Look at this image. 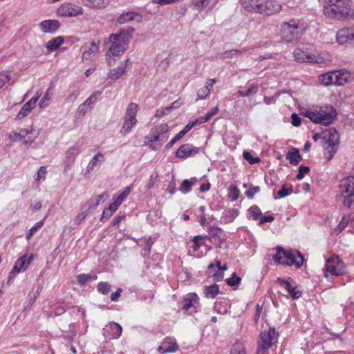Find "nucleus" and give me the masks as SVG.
I'll use <instances>...</instances> for the list:
<instances>
[{
	"mask_svg": "<svg viewBox=\"0 0 354 354\" xmlns=\"http://www.w3.org/2000/svg\"><path fill=\"white\" fill-rule=\"evenodd\" d=\"M229 198L232 201H235L238 199L239 196V190L236 187H231L229 189L228 193Z\"/></svg>",
	"mask_w": 354,
	"mask_h": 354,
	"instance_id": "4d7b16f0",
	"label": "nucleus"
},
{
	"mask_svg": "<svg viewBox=\"0 0 354 354\" xmlns=\"http://www.w3.org/2000/svg\"><path fill=\"white\" fill-rule=\"evenodd\" d=\"M204 239H205L204 236H200V235L195 236L194 237V239H193V243H194L193 249H194V250L196 251L199 249V248L201 246L205 245Z\"/></svg>",
	"mask_w": 354,
	"mask_h": 354,
	"instance_id": "09e8293b",
	"label": "nucleus"
},
{
	"mask_svg": "<svg viewBox=\"0 0 354 354\" xmlns=\"http://www.w3.org/2000/svg\"><path fill=\"white\" fill-rule=\"evenodd\" d=\"M98 205L99 201L93 197L88 200L82 207L89 212L91 210L95 209Z\"/></svg>",
	"mask_w": 354,
	"mask_h": 354,
	"instance_id": "79ce46f5",
	"label": "nucleus"
},
{
	"mask_svg": "<svg viewBox=\"0 0 354 354\" xmlns=\"http://www.w3.org/2000/svg\"><path fill=\"white\" fill-rule=\"evenodd\" d=\"M122 332V326L115 322H110L103 328V335L106 340L119 338Z\"/></svg>",
	"mask_w": 354,
	"mask_h": 354,
	"instance_id": "ddd939ff",
	"label": "nucleus"
},
{
	"mask_svg": "<svg viewBox=\"0 0 354 354\" xmlns=\"http://www.w3.org/2000/svg\"><path fill=\"white\" fill-rule=\"evenodd\" d=\"M84 5L91 9L101 10L106 8L109 0H82Z\"/></svg>",
	"mask_w": 354,
	"mask_h": 354,
	"instance_id": "393cba45",
	"label": "nucleus"
},
{
	"mask_svg": "<svg viewBox=\"0 0 354 354\" xmlns=\"http://www.w3.org/2000/svg\"><path fill=\"white\" fill-rule=\"evenodd\" d=\"M126 67V62L121 63L120 66L109 71L108 74L109 77L113 80H118L124 73Z\"/></svg>",
	"mask_w": 354,
	"mask_h": 354,
	"instance_id": "7c9ffc66",
	"label": "nucleus"
},
{
	"mask_svg": "<svg viewBox=\"0 0 354 354\" xmlns=\"http://www.w3.org/2000/svg\"><path fill=\"white\" fill-rule=\"evenodd\" d=\"M34 129L30 127L29 129H20L19 133L22 139H24V145H30L37 137V135H34Z\"/></svg>",
	"mask_w": 354,
	"mask_h": 354,
	"instance_id": "a878e982",
	"label": "nucleus"
},
{
	"mask_svg": "<svg viewBox=\"0 0 354 354\" xmlns=\"http://www.w3.org/2000/svg\"><path fill=\"white\" fill-rule=\"evenodd\" d=\"M226 283L229 286H236V285H239L241 281V278L240 277H239L236 272H233L231 277L230 278H227L226 280Z\"/></svg>",
	"mask_w": 354,
	"mask_h": 354,
	"instance_id": "a18cd8bd",
	"label": "nucleus"
},
{
	"mask_svg": "<svg viewBox=\"0 0 354 354\" xmlns=\"http://www.w3.org/2000/svg\"><path fill=\"white\" fill-rule=\"evenodd\" d=\"M169 126L162 123L152 127L145 138V143L153 151L158 150L168 138Z\"/></svg>",
	"mask_w": 354,
	"mask_h": 354,
	"instance_id": "39448f33",
	"label": "nucleus"
},
{
	"mask_svg": "<svg viewBox=\"0 0 354 354\" xmlns=\"http://www.w3.org/2000/svg\"><path fill=\"white\" fill-rule=\"evenodd\" d=\"M277 333L274 328L269 329L268 331L261 332L258 340V346L263 348H270L277 338Z\"/></svg>",
	"mask_w": 354,
	"mask_h": 354,
	"instance_id": "4468645a",
	"label": "nucleus"
},
{
	"mask_svg": "<svg viewBox=\"0 0 354 354\" xmlns=\"http://www.w3.org/2000/svg\"><path fill=\"white\" fill-rule=\"evenodd\" d=\"M325 277L342 276L346 274V270L342 261H339L338 256L328 259L325 265Z\"/></svg>",
	"mask_w": 354,
	"mask_h": 354,
	"instance_id": "1a4fd4ad",
	"label": "nucleus"
},
{
	"mask_svg": "<svg viewBox=\"0 0 354 354\" xmlns=\"http://www.w3.org/2000/svg\"><path fill=\"white\" fill-rule=\"evenodd\" d=\"M138 110V106L137 104L131 102L126 110V115L124 118L127 119H133V120H137L136 119V115Z\"/></svg>",
	"mask_w": 354,
	"mask_h": 354,
	"instance_id": "58836bf2",
	"label": "nucleus"
},
{
	"mask_svg": "<svg viewBox=\"0 0 354 354\" xmlns=\"http://www.w3.org/2000/svg\"><path fill=\"white\" fill-rule=\"evenodd\" d=\"M193 185L194 183H192L189 180H184L179 187V190L182 193L187 194L191 191Z\"/></svg>",
	"mask_w": 354,
	"mask_h": 354,
	"instance_id": "49530a36",
	"label": "nucleus"
},
{
	"mask_svg": "<svg viewBox=\"0 0 354 354\" xmlns=\"http://www.w3.org/2000/svg\"><path fill=\"white\" fill-rule=\"evenodd\" d=\"M142 19L143 17L140 13L129 11L120 15L117 19V22L120 24H123L133 21L139 23L141 22Z\"/></svg>",
	"mask_w": 354,
	"mask_h": 354,
	"instance_id": "b1692460",
	"label": "nucleus"
},
{
	"mask_svg": "<svg viewBox=\"0 0 354 354\" xmlns=\"http://www.w3.org/2000/svg\"><path fill=\"white\" fill-rule=\"evenodd\" d=\"M293 192V187L292 185L284 184L282 185L281 189L278 192L279 198H284Z\"/></svg>",
	"mask_w": 354,
	"mask_h": 354,
	"instance_id": "a19ab883",
	"label": "nucleus"
},
{
	"mask_svg": "<svg viewBox=\"0 0 354 354\" xmlns=\"http://www.w3.org/2000/svg\"><path fill=\"white\" fill-rule=\"evenodd\" d=\"M336 41L339 44L354 41V27L339 30L336 33Z\"/></svg>",
	"mask_w": 354,
	"mask_h": 354,
	"instance_id": "f3484780",
	"label": "nucleus"
},
{
	"mask_svg": "<svg viewBox=\"0 0 354 354\" xmlns=\"http://www.w3.org/2000/svg\"><path fill=\"white\" fill-rule=\"evenodd\" d=\"M259 192H260V187L252 186V187H250L249 188V189L245 192V194L247 196V198L252 199V198H253L254 196Z\"/></svg>",
	"mask_w": 354,
	"mask_h": 354,
	"instance_id": "13d9d810",
	"label": "nucleus"
},
{
	"mask_svg": "<svg viewBox=\"0 0 354 354\" xmlns=\"http://www.w3.org/2000/svg\"><path fill=\"white\" fill-rule=\"evenodd\" d=\"M292 124L294 127H299L301 124V118L295 113L291 115Z\"/></svg>",
	"mask_w": 354,
	"mask_h": 354,
	"instance_id": "774afa93",
	"label": "nucleus"
},
{
	"mask_svg": "<svg viewBox=\"0 0 354 354\" xmlns=\"http://www.w3.org/2000/svg\"><path fill=\"white\" fill-rule=\"evenodd\" d=\"M40 30L46 34H54L60 27V22L56 19H46L39 24Z\"/></svg>",
	"mask_w": 354,
	"mask_h": 354,
	"instance_id": "412c9836",
	"label": "nucleus"
},
{
	"mask_svg": "<svg viewBox=\"0 0 354 354\" xmlns=\"http://www.w3.org/2000/svg\"><path fill=\"white\" fill-rule=\"evenodd\" d=\"M219 292V286L217 284L205 286L204 289V295L207 298H215Z\"/></svg>",
	"mask_w": 354,
	"mask_h": 354,
	"instance_id": "4c0bfd02",
	"label": "nucleus"
},
{
	"mask_svg": "<svg viewBox=\"0 0 354 354\" xmlns=\"http://www.w3.org/2000/svg\"><path fill=\"white\" fill-rule=\"evenodd\" d=\"M250 212L252 214L253 219L255 220V221L259 219V217L261 216V215L262 214L261 211L260 210V209L257 206H256V205H254V206L251 207L250 209Z\"/></svg>",
	"mask_w": 354,
	"mask_h": 354,
	"instance_id": "e2e57ef3",
	"label": "nucleus"
},
{
	"mask_svg": "<svg viewBox=\"0 0 354 354\" xmlns=\"http://www.w3.org/2000/svg\"><path fill=\"white\" fill-rule=\"evenodd\" d=\"M286 158L292 165H297L302 160L299 151L296 148H292L287 153Z\"/></svg>",
	"mask_w": 354,
	"mask_h": 354,
	"instance_id": "c756f323",
	"label": "nucleus"
},
{
	"mask_svg": "<svg viewBox=\"0 0 354 354\" xmlns=\"http://www.w3.org/2000/svg\"><path fill=\"white\" fill-rule=\"evenodd\" d=\"M104 160L105 158L103 153H97L95 154L86 166L84 177L90 178L91 172L100 169Z\"/></svg>",
	"mask_w": 354,
	"mask_h": 354,
	"instance_id": "dca6fc26",
	"label": "nucleus"
},
{
	"mask_svg": "<svg viewBox=\"0 0 354 354\" xmlns=\"http://www.w3.org/2000/svg\"><path fill=\"white\" fill-rule=\"evenodd\" d=\"M179 349V346L174 338L167 337L165 338L161 345L158 348V351L161 354L176 352Z\"/></svg>",
	"mask_w": 354,
	"mask_h": 354,
	"instance_id": "aec40b11",
	"label": "nucleus"
},
{
	"mask_svg": "<svg viewBox=\"0 0 354 354\" xmlns=\"http://www.w3.org/2000/svg\"><path fill=\"white\" fill-rule=\"evenodd\" d=\"M76 335V331L74 328V324H71L69 325V329L67 331H63L64 338L72 340L73 337Z\"/></svg>",
	"mask_w": 354,
	"mask_h": 354,
	"instance_id": "8fccbe9b",
	"label": "nucleus"
},
{
	"mask_svg": "<svg viewBox=\"0 0 354 354\" xmlns=\"http://www.w3.org/2000/svg\"><path fill=\"white\" fill-rule=\"evenodd\" d=\"M323 145L325 147L324 155L330 161L336 153L339 145V134L335 128H330L328 133L322 136Z\"/></svg>",
	"mask_w": 354,
	"mask_h": 354,
	"instance_id": "0eeeda50",
	"label": "nucleus"
},
{
	"mask_svg": "<svg viewBox=\"0 0 354 354\" xmlns=\"http://www.w3.org/2000/svg\"><path fill=\"white\" fill-rule=\"evenodd\" d=\"M280 95H281V92L280 91H277L272 97H264L263 102L266 104H274L276 102L277 98L279 97Z\"/></svg>",
	"mask_w": 354,
	"mask_h": 354,
	"instance_id": "680f3d73",
	"label": "nucleus"
},
{
	"mask_svg": "<svg viewBox=\"0 0 354 354\" xmlns=\"http://www.w3.org/2000/svg\"><path fill=\"white\" fill-rule=\"evenodd\" d=\"M18 131H12L9 134V139L12 142H17L23 140Z\"/></svg>",
	"mask_w": 354,
	"mask_h": 354,
	"instance_id": "338daca9",
	"label": "nucleus"
},
{
	"mask_svg": "<svg viewBox=\"0 0 354 354\" xmlns=\"http://www.w3.org/2000/svg\"><path fill=\"white\" fill-rule=\"evenodd\" d=\"M336 74L337 86H343L349 82L351 74L348 71L339 70L335 71Z\"/></svg>",
	"mask_w": 354,
	"mask_h": 354,
	"instance_id": "cd10ccee",
	"label": "nucleus"
},
{
	"mask_svg": "<svg viewBox=\"0 0 354 354\" xmlns=\"http://www.w3.org/2000/svg\"><path fill=\"white\" fill-rule=\"evenodd\" d=\"M336 198L342 205L350 209L354 203V176H349L341 179L337 185Z\"/></svg>",
	"mask_w": 354,
	"mask_h": 354,
	"instance_id": "20e7f679",
	"label": "nucleus"
},
{
	"mask_svg": "<svg viewBox=\"0 0 354 354\" xmlns=\"http://www.w3.org/2000/svg\"><path fill=\"white\" fill-rule=\"evenodd\" d=\"M192 3L196 10H201L208 6L209 0H192Z\"/></svg>",
	"mask_w": 354,
	"mask_h": 354,
	"instance_id": "864d4df0",
	"label": "nucleus"
},
{
	"mask_svg": "<svg viewBox=\"0 0 354 354\" xmlns=\"http://www.w3.org/2000/svg\"><path fill=\"white\" fill-rule=\"evenodd\" d=\"M136 123L137 120L124 118L123 125L120 129L121 134L124 136H127L131 131Z\"/></svg>",
	"mask_w": 354,
	"mask_h": 354,
	"instance_id": "72a5a7b5",
	"label": "nucleus"
},
{
	"mask_svg": "<svg viewBox=\"0 0 354 354\" xmlns=\"http://www.w3.org/2000/svg\"><path fill=\"white\" fill-rule=\"evenodd\" d=\"M337 115L336 109L330 104H325L314 110H307L305 117L309 118L313 123L324 126L330 125Z\"/></svg>",
	"mask_w": 354,
	"mask_h": 354,
	"instance_id": "7ed1b4c3",
	"label": "nucleus"
},
{
	"mask_svg": "<svg viewBox=\"0 0 354 354\" xmlns=\"http://www.w3.org/2000/svg\"><path fill=\"white\" fill-rule=\"evenodd\" d=\"M91 279V276L87 274H81L77 277V282L80 285H85L86 283L90 281Z\"/></svg>",
	"mask_w": 354,
	"mask_h": 354,
	"instance_id": "bf43d9fd",
	"label": "nucleus"
},
{
	"mask_svg": "<svg viewBox=\"0 0 354 354\" xmlns=\"http://www.w3.org/2000/svg\"><path fill=\"white\" fill-rule=\"evenodd\" d=\"M32 260V255L29 257H28L27 255H24L23 257L18 259L15 262L12 271L10 272L8 282H10V280L16 276V274L20 272L25 271L31 263Z\"/></svg>",
	"mask_w": 354,
	"mask_h": 354,
	"instance_id": "f8f14e48",
	"label": "nucleus"
},
{
	"mask_svg": "<svg viewBox=\"0 0 354 354\" xmlns=\"http://www.w3.org/2000/svg\"><path fill=\"white\" fill-rule=\"evenodd\" d=\"M158 176V172H154L150 176L149 180L145 185V188L147 189H150L153 187L155 182Z\"/></svg>",
	"mask_w": 354,
	"mask_h": 354,
	"instance_id": "052dcab7",
	"label": "nucleus"
},
{
	"mask_svg": "<svg viewBox=\"0 0 354 354\" xmlns=\"http://www.w3.org/2000/svg\"><path fill=\"white\" fill-rule=\"evenodd\" d=\"M350 220V215H344L341 219V221L335 227V231L338 233L343 231L344 228L347 226V225L349 223Z\"/></svg>",
	"mask_w": 354,
	"mask_h": 354,
	"instance_id": "37998d69",
	"label": "nucleus"
},
{
	"mask_svg": "<svg viewBox=\"0 0 354 354\" xmlns=\"http://www.w3.org/2000/svg\"><path fill=\"white\" fill-rule=\"evenodd\" d=\"M209 95V90L205 88L204 86L200 88L197 92V98L198 100H204Z\"/></svg>",
	"mask_w": 354,
	"mask_h": 354,
	"instance_id": "0e129e2a",
	"label": "nucleus"
},
{
	"mask_svg": "<svg viewBox=\"0 0 354 354\" xmlns=\"http://www.w3.org/2000/svg\"><path fill=\"white\" fill-rule=\"evenodd\" d=\"M198 299V297L196 293L192 292L188 294L187 297L184 299V304L182 306V309L184 310H188L193 305V303L196 301Z\"/></svg>",
	"mask_w": 354,
	"mask_h": 354,
	"instance_id": "e433bc0d",
	"label": "nucleus"
},
{
	"mask_svg": "<svg viewBox=\"0 0 354 354\" xmlns=\"http://www.w3.org/2000/svg\"><path fill=\"white\" fill-rule=\"evenodd\" d=\"M80 153V147L77 145H74L66 151L65 154L66 160L70 161V162H74Z\"/></svg>",
	"mask_w": 354,
	"mask_h": 354,
	"instance_id": "c9c22d12",
	"label": "nucleus"
},
{
	"mask_svg": "<svg viewBox=\"0 0 354 354\" xmlns=\"http://www.w3.org/2000/svg\"><path fill=\"white\" fill-rule=\"evenodd\" d=\"M277 280L281 286H283L285 287L293 299H297L301 297V291L297 290V287H293L292 286V282H294L292 279L290 277H288L287 279L278 278Z\"/></svg>",
	"mask_w": 354,
	"mask_h": 354,
	"instance_id": "5701e85b",
	"label": "nucleus"
},
{
	"mask_svg": "<svg viewBox=\"0 0 354 354\" xmlns=\"http://www.w3.org/2000/svg\"><path fill=\"white\" fill-rule=\"evenodd\" d=\"M66 311V307L64 306L63 302L55 304L51 306V313L48 317H55L64 314Z\"/></svg>",
	"mask_w": 354,
	"mask_h": 354,
	"instance_id": "ea45409f",
	"label": "nucleus"
},
{
	"mask_svg": "<svg viewBox=\"0 0 354 354\" xmlns=\"http://www.w3.org/2000/svg\"><path fill=\"white\" fill-rule=\"evenodd\" d=\"M44 225V219L37 222L30 230L27 234V239H30L37 230Z\"/></svg>",
	"mask_w": 354,
	"mask_h": 354,
	"instance_id": "3c124183",
	"label": "nucleus"
},
{
	"mask_svg": "<svg viewBox=\"0 0 354 354\" xmlns=\"http://www.w3.org/2000/svg\"><path fill=\"white\" fill-rule=\"evenodd\" d=\"M275 262L279 264L292 266L299 268L303 265L304 259L300 252L296 251V255L292 252L285 250L281 247L277 248V254L273 256Z\"/></svg>",
	"mask_w": 354,
	"mask_h": 354,
	"instance_id": "423d86ee",
	"label": "nucleus"
},
{
	"mask_svg": "<svg viewBox=\"0 0 354 354\" xmlns=\"http://www.w3.org/2000/svg\"><path fill=\"white\" fill-rule=\"evenodd\" d=\"M100 41L97 42L93 41L86 44L84 46V51L82 53V59L84 60H89L94 58L99 53Z\"/></svg>",
	"mask_w": 354,
	"mask_h": 354,
	"instance_id": "6ab92c4d",
	"label": "nucleus"
},
{
	"mask_svg": "<svg viewBox=\"0 0 354 354\" xmlns=\"http://www.w3.org/2000/svg\"><path fill=\"white\" fill-rule=\"evenodd\" d=\"M250 49V48L246 47V48H243L242 50L232 49V50H225L221 54V58L227 59V58L239 57L244 52H246L247 50H248Z\"/></svg>",
	"mask_w": 354,
	"mask_h": 354,
	"instance_id": "2f4dec72",
	"label": "nucleus"
},
{
	"mask_svg": "<svg viewBox=\"0 0 354 354\" xmlns=\"http://www.w3.org/2000/svg\"><path fill=\"white\" fill-rule=\"evenodd\" d=\"M111 289V285L108 282H100L97 285V290L102 295H107L110 292Z\"/></svg>",
	"mask_w": 354,
	"mask_h": 354,
	"instance_id": "c03bdc74",
	"label": "nucleus"
},
{
	"mask_svg": "<svg viewBox=\"0 0 354 354\" xmlns=\"http://www.w3.org/2000/svg\"><path fill=\"white\" fill-rule=\"evenodd\" d=\"M309 171H310V169L308 167L301 166L299 168L298 174L297 175V178L298 180H301L304 178V174H308Z\"/></svg>",
	"mask_w": 354,
	"mask_h": 354,
	"instance_id": "69168bd1",
	"label": "nucleus"
},
{
	"mask_svg": "<svg viewBox=\"0 0 354 354\" xmlns=\"http://www.w3.org/2000/svg\"><path fill=\"white\" fill-rule=\"evenodd\" d=\"M281 9L282 6L277 0H265L260 6L259 14L273 15L279 13Z\"/></svg>",
	"mask_w": 354,
	"mask_h": 354,
	"instance_id": "9b49d317",
	"label": "nucleus"
},
{
	"mask_svg": "<svg viewBox=\"0 0 354 354\" xmlns=\"http://www.w3.org/2000/svg\"><path fill=\"white\" fill-rule=\"evenodd\" d=\"M294 59L299 63H317L318 61L315 55L300 48H297L293 53Z\"/></svg>",
	"mask_w": 354,
	"mask_h": 354,
	"instance_id": "4be33fe9",
	"label": "nucleus"
},
{
	"mask_svg": "<svg viewBox=\"0 0 354 354\" xmlns=\"http://www.w3.org/2000/svg\"><path fill=\"white\" fill-rule=\"evenodd\" d=\"M47 174V170L46 167L41 166L39 167L37 173L35 175V180L39 181L41 180H44L46 179V175Z\"/></svg>",
	"mask_w": 354,
	"mask_h": 354,
	"instance_id": "5fc2aeb1",
	"label": "nucleus"
},
{
	"mask_svg": "<svg viewBox=\"0 0 354 354\" xmlns=\"http://www.w3.org/2000/svg\"><path fill=\"white\" fill-rule=\"evenodd\" d=\"M54 86L53 84H50L48 90L46 91L44 95L41 99L40 102H39V106L40 108H45L47 106H48L49 102L51 100V97L53 94V90H54Z\"/></svg>",
	"mask_w": 354,
	"mask_h": 354,
	"instance_id": "473e14b6",
	"label": "nucleus"
},
{
	"mask_svg": "<svg viewBox=\"0 0 354 354\" xmlns=\"http://www.w3.org/2000/svg\"><path fill=\"white\" fill-rule=\"evenodd\" d=\"M243 156L244 159L246 160L250 165L259 163L261 161L259 157H253L251 153L248 151H244Z\"/></svg>",
	"mask_w": 354,
	"mask_h": 354,
	"instance_id": "603ef678",
	"label": "nucleus"
},
{
	"mask_svg": "<svg viewBox=\"0 0 354 354\" xmlns=\"http://www.w3.org/2000/svg\"><path fill=\"white\" fill-rule=\"evenodd\" d=\"M88 212L84 208L81 207L80 213L75 216L74 219V223L75 225H80L87 216Z\"/></svg>",
	"mask_w": 354,
	"mask_h": 354,
	"instance_id": "de8ad7c7",
	"label": "nucleus"
},
{
	"mask_svg": "<svg viewBox=\"0 0 354 354\" xmlns=\"http://www.w3.org/2000/svg\"><path fill=\"white\" fill-rule=\"evenodd\" d=\"M303 34L301 27L299 22L292 19L288 22H283L281 25V35L286 42H291L298 39Z\"/></svg>",
	"mask_w": 354,
	"mask_h": 354,
	"instance_id": "6e6552de",
	"label": "nucleus"
},
{
	"mask_svg": "<svg viewBox=\"0 0 354 354\" xmlns=\"http://www.w3.org/2000/svg\"><path fill=\"white\" fill-rule=\"evenodd\" d=\"M56 13L59 17H73L83 15L84 9L72 3H64L57 8Z\"/></svg>",
	"mask_w": 354,
	"mask_h": 354,
	"instance_id": "9d476101",
	"label": "nucleus"
},
{
	"mask_svg": "<svg viewBox=\"0 0 354 354\" xmlns=\"http://www.w3.org/2000/svg\"><path fill=\"white\" fill-rule=\"evenodd\" d=\"M131 34L122 29L118 33L111 34L105 44H109L106 53V61L109 66H113L115 63L114 57L121 56L127 49Z\"/></svg>",
	"mask_w": 354,
	"mask_h": 354,
	"instance_id": "f257e3e1",
	"label": "nucleus"
},
{
	"mask_svg": "<svg viewBox=\"0 0 354 354\" xmlns=\"http://www.w3.org/2000/svg\"><path fill=\"white\" fill-rule=\"evenodd\" d=\"M324 6V13L329 19L340 21L354 19V10L351 8L349 0H328Z\"/></svg>",
	"mask_w": 354,
	"mask_h": 354,
	"instance_id": "f03ea898",
	"label": "nucleus"
},
{
	"mask_svg": "<svg viewBox=\"0 0 354 354\" xmlns=\"http://www.w3.org/2000/svg\"><path fill=\"white\" fill-rule=\"evenodd\" d=\"M231 354H245V351L241 344L236 343L233 345Z\"/></svg>",
	"mask_w": 354,
	"mask_h": 354,
	"instance_id": "6e6d98bb",
	"label": "nucleus"
},
{
	"mask_svg": "<svg viewBox=\"0 0 354 354\" xmlns=\"http://www.w3.org/2000/svg\"><path fill=\"white\" fill-rule=\"evenodd\" d=\"M335 71L328 72L319 76V81L324 86L337 85Z\"/></svg>",
	"mask_w": 354,
	"mask_h": 354,
	"instance_id": "c85d7f7f",
	"label": "nucleus"
},
{
	"mask_svg": "<svg viewBox=\"0 0 354 354\" xmlns=\"http://www.w3.org/2000/svg\"><path fill=\"white\" fill-rule=\"evenodd\" d=\"M199 152V148L190 144L182 145L176 152V157L181 159L193 156Z\"/></svg>",
	"mask_w": 354,
	"mask_h": 354,
	"instance_id": "a211bd4d",
	"label": "nucleus"
},
{
	"mask_svg": "<svg viewBox=\"0 0 354 354\" xmlns=\"http://www.w3.org/2000/svg\"><path fill=\"white\" fill-rule=\"evenodd\" d=\"M102 95L100 91H94L83 103L77 108L76 114L77 117H82L86 115L91 105H93L97 102V99Z\"/></svg>",
	"mask_w": 354,
	"mask_h": 354,
	"instance_id": "2eb2a0df",
	"label": "nucleus"
},
{
	"mask_svg": "<svg viewBox=\"0 0 354 354\" xmlns=\"http://www.w3.org/2000/svg\"><path fill=\"white\" fill-rule=\"evenodd\" d=\"M63 43L64 37L58 36L48 41L46 44V48L50 51H54L59 48Z\"/></svg>",
	"mask_w": 354,
	"mask_h": 354,
	"instance_id": "f704fd0d",
	"label": "nucleus"
},
{
	"mask_svg": "<svg viewBox=\"0 0 354 354\" xmlns=\"http://www.w3.org/2000/svg\"><path fill=\"white\" fill-rule=\"evenodd\" d=\"M35 107V100L30 99L21 109L17 115V119L21 120L26 117L30 111Z\"/></svg>",
	"mask_w": 354,
	"mask_h": 354,
	"instance_id": "bb28decb",
	"label": "nucleus"
}]
</instances>
